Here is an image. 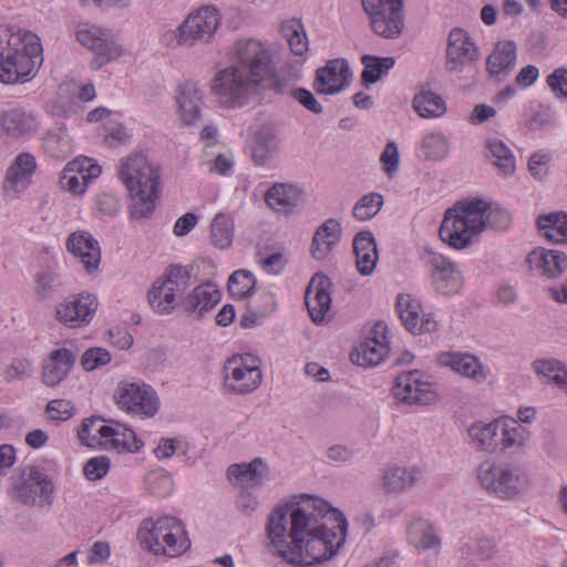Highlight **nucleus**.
I'll use <instances>...</instances> for the list:
<instances>
[{"mask_svg": "<svg viewBox=\"0 0 567 567\" xmlns=\"http://www.w3.org/2000/svg\"><path fill=\"white\" fill-rule=\"evenodd\" d=\"M380 162L382 163L384 172L389 176H392L396 172L400 162V155L398 146L394 142L386 144L381 154Z\"/></svg>", "mask_w": 567, "mask_h": 567, "instance_id": "60", "label": "nucleus"}, {"mask_svg": "<svg viewBox=\"0 0 567 567\" xmlns=\"http://www.w3.org/2000/svg\"><path fill=\"white\" fill-rule=\"evenodd\" d=\"M78 354L72 349L59 348L52 350L43 360L41 381L45 386L55 388L71 373Z\"/></svg>", "mask_w": 567, "mask_h": 567, "instance_id": "17", "label": "nucleus"}, {"mask_svg": "<svg viewBox=\"0 0 567 567\" xmlns=\"http://www.w3.org/2000/svg\"><path fill=\"white\" fill-rule=\"evenodd\" d=\"M66 249L80 259L87 272L97 270L101 249L97 240L87 231L76 230L68 237Z\"/></svg>", "mask_w": 567, "mask_h": 567, "instance_id": "21", "label": "nucleus"}, {"mask_svg": "<svg viewBox=\"0 0 567 567\" xmlns=\"http://www.w3.org/2000/svg\"><path fill=\"white\" fill-rule=\"evenodd\" d=\"M230 65L213 81L214 93L233 104H244L261 90L280 91L275 53L269 43L245 38L237 40L229 52Z\"/></svg>", "mask_w": 567, "mask_h": 567, "instance_id": "2", "label": "nucleus"}, {"mask_svg": "<svg viewBox=\"0 0 567 567\" xmlns=\"http://www.w3.org/2000/svg\"><path fill=\"white\" fill-rule=\"evenodd\" d=\"M106 437L104 439L105 450H116L117 452H137L143 446L142 440H140L132 429L126 427L123 424L114 423L109 426Z\"/></svg>", "mask_w": 567, "mask_h": 567, "instance_id": "34", "label": "nucleus"}, {"mask_svg": "<svg viewBox=\"0 0 567 567\" xmlns=\"http://www.w3.org/2000/svg\"><path fill=\"white\" fill-rule=\"evenodd\" d=\"M293 97L307 110L315 114L322 113V106L313 96V94L306 89H298L293 92Z\"/></svg>", "mask_w": 567, "mask_h": 567, "instance_id": "64", "label": "nucleus"}, {"mask_svg": "<svg viewBox=\"0 0 567 567\" xmlns=\"http://www.w3.org/2000/svg\"><path fill=\"white\" fill-rule=\"evenodd\" d=\"M109 426L110 425L104 424V420L99 416L85 419L78 431V437L85 446L104 447V439L107 435L106 431H109Z\"/></svg>", "mask_w": 567, "mask_h": 567, "instance_id": "37", "label": "nucleus"}, {"mask_svg": "<svg viewBox=\"0 0 567 567\" xmlns=\"http://www.w3.org/2000/svg\"><path fill=\"white\" fill-rule=\"evenodd\" d=\"M417 371H409L396 378L394 396L406 404L429 405L437 401V393L430 382L422 381Z\"/></svg>", "mask_w": 567, "mask_h": 567, "instance_id": "15", "label": "nucleus"}, {"mask_svg": "<svg viewBox=\"0 0 567 567\" xmlns=\"http://www.w3.org/2000/svg\"><path fill=\"white\" fill-rule=\"evenodd\" d=\"M532 269L547 278H557L567 269V256L559 250L534 249L527 256Z\"/></svg>", "mask_w": 567, "mask_h": 567, "instance_id": "26", "label": "nucleus"}, {"mask_svg": "<svg viewBox=\"0 0 567 567\" xmlns=\"http://www.w3.org/2000/svg\"><path fill=\"white\" fill-rule=\"evenodd\" d=\"M78 41L95 54L91 68L101 69L103 65L117 60L124 53L121 44L116 43L109 30L97 25L84 24L76 31Z\"/></svg>", "mask_w": 567, "mask_h": 567, "instance_id": "12", "label": "nucleus"}, {"mask_svg": "<svg viewBox=\"0 0 567 567\" xmlns=\"http://www.w3.org/2000/svg\"><path fill=\"white\" fill-rule=\"evenodd\" d=\"M410 543L421 550H437L441 539L434 528L424 522L415 523L409 530Z\"/></svg>", "mask_w": 567, "mask_h": 567, "instance_id": "43", "label": "nucleus"}, {"mask_svg": "<svg viewBox=\"0 0 567 567\" xmlns=\"http://www.w3.org/2000/svg\"><path fill=\"white\" fill-rule=\"evenodd\" d=\"M189 272L185 267L169 266L158 280L174 293L175 300L178 302L189 286Z\"/></svg>", "mask_w": 567, "mask_h": 567, "instance_id": "42", "label": "nucleus"}, {"mask_svg": "<svg viewBox=\"0 0 567 567\" xmlns=\"http://www.w3.org/2000/svg\"><path fill=\"white\" fill-rule=\"evenodd\" d=\"M370 25L384 39H396L404 29V0H362Z\"/></svg>", "mask_w": 567, "mask_h": 567, "instance_id": "10", "label": "nucleus"}, {"mask_svg": "<svg viewBox=\"0 0 567 567\" xmlns=\"http://www.w3.org/2000/svg\"><path fill=\"white\" fill-rule=\"evenodd\" d=\"M383 206V197L379 193L363 195L354 205L352 215L358 220L373 218Z\"/></svg>", "mask_w": 567, "mask_h": 567, "instance_id": "51", "label": "nucleus"}, {"mask_svg": "<svg viewBox=\"0 0 567 567\" xmlns=\"http://www.w3.org/2000/svg\"><path fill=\"white\" fill-rule=\"evenodd\" d=\"M89 183L90 181L85 178L81 179V177L74 172H68L66 167L63 169V175L61 177V185L63 189L75 195H82Z\"/></svg>", "mask_w": 567, "mask_h": 567, "instance_id": "59", "label": "nucleus"}, {"mask_svg": "<svg viewBox=\"0 0 567 567\" xmlns=\"http://www.w3.org/2000/svg\"><path fill=\"white\" fill-rule=\"evenodd\" d=\"M533 367L538 375L551 380L560 390L567 393V370L560 361L555 359L536 360Z\"/></svg>", "mask_w": 567, "mask_h": 567, "instance_id": "44", "label": "nucleus"}, {"mask_svg": "<svg viewBox=\"0 0 567 567\" xmlns=\"http://www.w3.org/2000/svg\"><path fill=\"white\" fill-rule=\"evenodd\" d=\"M341 225L337 219L326 220L315 233L311 255L317 260L326 259L332 251L341 235Z\"/></svg>", "mask_w": 567, "mask_h": 567, "instance_id": "30", "label": "nucleus"}, {"mask_svg": "<svg viewBox=\"0 0 567 567\" xmlns=\"http://www.w3.org/2000/svg\"><path fill=\"white\" fill-rule=\"evenodd\" d=\"M331 286L329 277L317 272L307 287L305 300L308 312L316 323H323L328 320L332 301Z\"/></svg>", "mask_w": 567, "mask_h": 567, "instance_id": "16", "label": "nucleus"}, {"mask_svg": "<svg viewBox=\"0 0 567 567\" xmlns=\"http://www.w3.org/2000/svg\"><path fill=\"white\" fill-rule=\"evenodd\" d=\"M177 115L183 125H196L202 117L204 91L195 83L187 82L176 90Z\"/></svg>", "mask_w": 567, "mask_h": 567, "instance_id": "19", "label": "nucleus"}, {"mask_svg": "<svg viewBox=\"0 0 567 567\" xmlns=\"http://www.w3.org/2000/svg\"><path fill=\"white\" fill-rule=\"evenodd\" d=\"M266 464L261 457L254 458L250 463L233 464L228 467V475L241 483L252 482L258 484L264 477Z\"/></svg>", "mask_w": 567, "mask_h": 567, "instance_id": "45", "label": "nucleus"}, {"mask_svg": "<svg viewBox=\"0 0 567 567\" xmlns=\"http://www.w3.org/2000/svg\"><path fill=\"white\" fill-rule=\"evenodd\" d=\"M111 361V354L103 348H90L81 357V365L85 371H93Z\"/></svg>", "mask_w": 567, "mask_h": 567, "instance_id": "54", "label": "nucleus"}, {"mask_svg": "<svg viewBox=\"0 0 567 567\" xmlns=\"http://www.w3.org/2000/svg\"><path fill=\"white\" fill-rule=\"evenodd\" d=\"M476 476L483 489L506 501L516 498L527 486L524 472L505 461L482 462L476 470Z\"/></svg>", "mask_w": 567, "mask_h": 567, "instance_id": "7", "label": "nucleus"}, {"mask_svg": "<svg viewBox=\"0 0 567 567\" xmlns=\"http://www.w3.org/2000/svg\"><path fill=\"white\" fill-rule=\"evenodd\" d=\"M478 56V50L466 31L453 29L450 32L446 49V70L449 72L461 73L475 69Z\"/></svg>", "mask_w": 567, "mask_h": 567, "instance_id": "14", "label": "nucleus"}, {"mask_svg": "<svg viewBox=\"0 0 567 567\" xmlns=\"http://www.w3.org/2000/svg\"><path fill=\"white\" fill-rule=\"evenodd\" d=\"M34 367L28 358H13L3 369L2 377L7 382L24 381L32 377Z\"/></svg>", "mask_w": 567, "mask_h": 567, "instance_id": "52", "label": "nucleus"}, {"mask_svg": "<svg viewBox=\"0 0 567 567\" xmlns=\"http://www.w3.org/2000/svg\"><path fill=\"white\" fill-rule=\"evenodd\" d=\"M486 155L504 175H511L515 172V157L503 141H488Z\"/></svg>", "mask_w": 567, "mask_h": 567, "instance_id": "41", "label": "nucleus"}, {"mask_svg": "<svg viewBox=\"0 0 567 567\" xmlns=\"http://www.w3.org/2000/svg\"><path fill=\"white\" fill-rule=\"evenodd\" d=\"M548 163V154L535 153L529 158L528 169L534 177L542 179L547 173Z\"/></svg>", "mask_w": 567, "mask_h": 567, "instance_id": "63", "label": "nucleus"}, {"mask_svg": "<svg viewBox=\"0 0 567 567\" xmlns=\"http://www.w3.org/2000/svg\"><path fill=\"white\" fill-rule=\"evenodd\" d=\"M516 55V45L514 42H498L486 61L487 71L491 76H497L512 69L515 64Z\"/></svg>", "mask_w": 567, "mask_h": 567, "instance_id": "35", "label": "nucleus"}, {"mask_svg": "<svg viewBox=\"0 0 567 567\" xmlns=\"http://www.w3.org/2000/svg\"><path fill=\"white\" fill-rule=\"evenodd\" d=\"M35 117L19 109L3 112L0 115V130L11 137H22L37 131Z\"/></svg>", "mask_w": 567, "mask_h": 567, "instance_id": "31", "label": "nucleus"}, {"mask_svg": "<svg viewBox=\"0 0 567 567\" xmlns=\"http://www.w3.org/2000/svg\"><path fill=\"white\" fill-rule=\"evenodd\" d=\"M30 178L31 175L27 173L8 168L3 182V189L6 193H20L29 186Z\"/></svg>", "mask_w": 567, "mask_h": 567, "instance_id": "57", "label": "nucleus"}, {"mask_svg": "<svg viewBox=\"0 0 567 567\" xmlns=\"http://www.w3.org/2000/svg\"><path fill=\"white\" fill-rule=\"evenodd\" d=\"M353 249L359 272L363 276L372 274L379 259L377 244L372 233L363 230L357 234L353 239Z\"/></svg>", "mask_w": 567, "mask_h": 567, "instance_id": "29", "label": "nucleus"}, {"mask_svg": "<svg viewBox=\"0 0 567 567\" xmlns=\"http://www.w3.org/2000/svg\"><path fill=\"white\" fill-rule=\"evenodd\" d=\"M422 476L417 466H391L381 472V489L386 494H401L413 488Z\"/></svg>", "mask_w": 567, "mask_h": 567, "instance_id": "24", "label": "nucleus"}, {"mask_svg": "<svg viewBox=\"0 0 567 567\" xmlns=\"http://www.w3.org/2000/svg\"><path fill=\"white\" fill-rule=\"evenodd\" d=\"M224 371L227 388L238 394L251 393L262 381L260 361L251 354L234 355L226 361Z\"/></svg>", "mask_w": 567, "mask_h": 567, "instance_id": "11", "label": "nucleus"}, {"mask_svg": "<svg viewBox=\"0 0 567 567\" xmlns=\"http://www.w3.org/2000/svg\"><path fill=\"white\" fill-rule=\"evenodd\" d=\"M220 23V16L214 7H203L187 16L176 28L162 34V42L166 47H193L196 42L210 41Z\"/></svg>", "mask_w": 567, "mask_h": 567, "instance_id": "8", "label": "nucleus"}, {"mask_svg": "<svg viewBox=\"0 0 567 567\" xmlns=\"http://www.w3.org/2000/svg\"><path fill=\"white\" fill-rule=\"evenodd\" d=\"M118 177L125 184L134 203L131 214L135 218L151 215L159 193V172L142 154L122 161Z\"/></svg>", "mask_w": 567, "mask_h": 567, "instance_id": "5", "label": "nucleus"}, {"mask_svg": "<svg viewBox=\"0 0 567 567\" xmlns=\"http://www.w3.org/2000/svg\"><path fill=\"white\" fill-rule=\"evenodd\" d=\"M268 548L293 565L330 559L342 547L348 522L324 499L300 495L276 507L267 520Z\"/></svg>", "mask_w": 567, "mask_h": 567, "instance_id": "1", "label": "nucleus"}, {"mask_svg": "<svg viewBox=\"0 0 567 567\" xmlns=\"http://www.w3.org/2000/svg\"><path fill=\"white\" fill-rule=\"evenodd\" d=\"M300 198L301 192L288 184H275L265 195V200L271 209L285 214L291 213Z\"/></svg>", "mask_w": 567, "mask_h": 567, "instance_id": "33", "label": "nucleus"}, {"mask_svg": "<svg viewBox=\"0 0 567 567\" xmlns=\"http://www.w3.org/2000/svg\"><path fill=\"white\" fill-rule=\"evenodd\" d=\"M547 83L558 96L567 97V70H556L547 78Z\"/></svg>", "mask_w": 567, "mask_h": 567, "instance_id": "62", "label": "nucleus"}, {"mask_svg": "<svg viewBox=\"0 0 567 567\" xmlns=\"http://www.w3.org/2000/svg\"><path fill=\"white\" fill-rule=\"evenodd\" d=\"M147 298L151 307L158 313H168L177 306L174 293L159 284L158 279L150 289Z\"/></svg>", "mask_w": 567, "mask_h": 567, "instance_id": "50", "label": "nucleus"}, {"mask_svg": "<svg viewBox=\"0 0 567 567\" xmlns=\"http://www.w3.org/2000/svg\"><path fill=\"white\" fill-rule=\"evenodd\" d=\"M234 230V218L225 213H218L210 224L212 243L220 249L230 247Z\"/></svg>", "mask_w": 567, "mask_h": 567, "instance_id": "39", "label": "nucleus"}, {"mask_svg": "<svg viewBox=\"0 0 567 567\" xmlns=\"http://www.w3.org/2000/svg\"><path fill=\"white\" fill-rule=\"evenodd\" d=\"M351 72L343 59H333L316 72L313 89L318 94L333 95L344 89Z\"/></svg>", "mask_w": 567, "mask_h": 567, "instance_id": "18", "label": "nucleus"}, {"mask_svg": "<svg viewBox=\"0 0 567 567\" xmlns=\"http://www.w3.org/2000/svg\"><path fill=\"white\" fill-rule=\"evenodd\" d=\"M499 426L501 419L493 420L489 423L482 421L474 422L467 429V435L471 444L482 453H499Z\"/></svg>", "mask_w": 567, "mask_h": 567, "instance_id": "25", "label": "nucleus"}, {"mask_svg": "<svg viewBox=\"0 0 567 567\" xmlns=\"http://www.w3.org/2000/svg\"><path fill=\"white\" fill-rule=\"evenodd\" d=\"M117 408L141 419L153 417L159 409L155 391L142 381H121L114 392Z\"/></svg>", "mask_w": 567, "mask_h": 567, "instance_id": "9", "label": "nucleus"}, {"mask_svg": "<svg viewBox=\"0 0 567 567\" xmlns=\"http://www.w3.org/2000/svg\"><path fill=\"white\" fill-rule=\"evenodd\" d=\"M281 33L296 55H303L309 47L303 25L298 20H288L281 24Z\"/></svg>", "mask_w": 567, "mask_h": 567, "instance_id": "46", "label": "nucleus"}, {"mask_svg": "<svg viewBox=\"0 0 567 567\" xmlns=\"http://www.w3.org/2000/svg\"><path fill=\"white\" fill-rule=\"evenodd\" d=\"M110 470V458L106 456H96L90 458L83 468L84 475L90 481H96L104 477Z\"/></svg>", "mask_w": 567, "mask_h": 567, "instance_id": "58", "label": "nucleus"}, {"mask_svg": "<svg viewBox=\"0 0 567 567\" xmlns=\"http://www.w3.org/2000/svg\"><path fill=\"white\" fill-rule=\"evenodd\" d=\"M68 172H74L76 175L81 177V179L92 181L100 176L102 169L101 167L89 157H79L68 163L65 166Z\"/></svg>", "mask_w": 567, "mask_h": 567, "instance_id": "53", "label": "nucleus"}, {"mask_svg": "<svg viewBox=\"0 0 567 567\" xmlns=\"http://www.w3.org/2000/svg\"><path fill=\"white\" fill-rule=\"evenodd\" d=\"M95 309L96 301L93 297L80 296L79 298L60 305L56 315L63 323L70 327H78L89 322Z\"/></svg>", "mask_w": 567, "mask_h": 567, "instance_id": "27", "label": "nucleus"}, {"mask_svg": "<svg viewBox=\"0 0 567 567\" xmlns=\"http://www.w3.org/2000/svg\"><path fill=\"white\" fill-rule=\"evenodd\" d=\"M537 226L543 236L555 244H567V214L556 212L540 215Z\"/></svg>", "mask_w": 567, "mask_h": 567, "instance_id": "36", "label": "nucleus"}, {"mask_svg": "<svg viewBox=\"0 0 567 567\" xmlns=\"http://www.w3.org/2000/svg\"><path fill=\"white\" fill-rule=\"evenodd\" d=\"M396 308L404 327L413 334L436 330V321L430 316L421 318V305L410 295H400L396 300Z\"/></svg>", "mask_w": 567, "mask_h": 567, "instance_id": "23", "label": "nucleus"}, {"mask_svg": "<svg viewBox=\"0 0 567 567\" xmlns=\"http://www.w3.org/2000/svg\"><path fill=\"white\" fill-rule=\"evenodd\" d=\"M429 264L432 268V281L435 289L442 293L458 291L462 286V275L457 266L439 254H432Z\"/></svg>", "mask_w": 567, "mask_h": 567, "instance_id": "22", "label": "nucleus"}, {"mask_svg": "<svg viewBox=\"0 0 567 567\" xmlns=\"http://www.w3.org/2000/svg\"><path fill=\"white\" fill-rule=\"evenodd\" d=\"M45 150L56 158H63L72 152V137L65 127L49 132L44 138Z\"/></svg>", "mask_w": 567, "mask_h": 567, "instance_id": "47", "label": "nucleus"}, {"mask_svg": "<svg viewBox=\"0 0 567 567\" xmlns=\"http://www.w3.org/2000/svg\"><path fill=\"white\" fill-rule=\"evenodd\" d=\"M74 405L69 400H51L45 408L49 419L52 421H68L72 417Z\"/></svg>", "mask_w": 567, "mask_h": 567, "instance_id": "56", "label": "nucleus"}, {"mask_svg": "<svg viewBox=\"0 0 567 567\" xmlns=\"http://www.w3.org/2000/svg\"><path fill=\"white\" fill-rule=\"evenodd\" d=\"M423 148L430 158L440 159L449 153V143L442 134H431L423 140Z\"/></svg>", "mask_w": 567, "mask_h": 567, "instance_id": "55", "label": "nucleus"}, {"mask_svg": "<svg viewBox=\"0 0 567 567\" xmlns=\"http://www.w3.org/2000/svg\"><path fill=\"white\" fill-rule=\"evenodd\" d=\"M441 364L450 367L463 377L475 382H483L487 378L484 365L475 355L458 352H445L439 357Z\"/></svg>", "mask_w": 567, "mask_h": 567, "instance_id": "28", "label": "nucleus"}, {"mask_svg": "<svg viewBox=\"0 0 567 567\" xmlns=\"http://www.w3.org/2000/svg\"><path fill=\"white\" fill-rule=\"evenodd\" d=\"M13 492L20 503L32 506L47 501L53 492V485L37 466L28 465L13 476Z\"/></svg>", "mask_w": 567, "mask_h": 567, "instance_id": "13", "label": "nucleus"}, {"mask_svg": "<svg viewBox=\"0 0 567 567\" xmlns=\"http://www.w3.org/2000/svg\"><path fill=\"white\" fill-rule=\"evenodd\" d=\"M413 106L421 117H440L446 112L444 100L431 92L421 91L414 96Z\"/></svg>", "mask_w": 567, "mask_h": 567, "instance_id": "40", "label": "nucleus"}, {"mask_svg": "<svg viewBox=\"0 0 567 567\" xmlns=\"http://www.w3.org/2000/svg\"><path fill=\"white\" fill-rule=\"evenodd\" d=\"M386 324L378 322L371 330V336L368 337L357 350V353L351 354L352 362L361 365L374 367L383 362L389 353L386 342Z\"/></svg>", "mask_w": 567, "mask_h": 567, "instance_id": "20", "label": "nucleus"}, {"mask_svg": "<svg viewBox=\"0 0 567 567\" xmlns=\"http://www.w3.org/2000/svg\"><path fill=\"white\" fill-rule=\"evenodd\" d=\"M43 62L37 34L24 31L0 34V82L17 84L30 81Z\"/></svg>", "mask_w": 567, "mask_h": 567, "instance_id": "4", "label": "nucleus"}, {"mask_svg": "<svg viewBox=\"0 0 567 567\" xmlns=\"http://www.w3.org/2000/svg\"><path fill=\"white\" fill-rule=\"evenodd\" d=\"M220 299V292L213 284L196 287L188 296V307L198 315L213 308Z\"/></svg>", "mask_w": 567, "mask_h": 567, "instance_id": "38", "label": "nucleus"}, {"mask_svg": "<svg viewBox=\"0 0 567 567\" xmlns=\"http://www.w3.org/2000/svg\"><path fill=\"white\" fill-rule=\"evenodd\" d=\"M272 151L270 140L259 134L252 148V158L258 165H264Z\"/></svg>", "mask_w": 567, "mask_h": 567, "instance_id": "61", "label": "nucleus"}, {"mask_svg": "<svg viewBox=\"0 0 567 567\" xmlns=\"http://www.w3.org/2000/svg\"><path fill=\"white\" fill-rule=\"evenodd\" d=\"M508 221L505 210L492 208L482 199L458 202L445 212L440 237L450 247L461 250L471 246L473 238L486 227L504 228Z\"/></svg>", "mask_w": 567, "mask_h": 567, "instance_id": "3", "label": "nucleus"}, {"mask_svg": "<svg viewBox=\"0 0 567 567\" xmlns=\"http://www.w3.org/2000/svg\"><path fill=\"white\" fill-rule=\"evenodd\" d=\"M529 431L509 417H501L499 426V453L515 452L526 446L529 441Z\"/></svg>", "mask_w": 567, "mask_h": 567, "instance_id": "32", "label": "nucleus"}, {"mask_svg": "<svg viewBox=\"0 0 567 567\" xmlns=\"http://www.w3.org/2000/svg\"><path fill=\"white\" fill-rule=\"evenodd\" d=\"M364 70L361 74L362 81L369 84L375 83L384 73L393 68L395 61L394 58L364 55L362 58Z\"/></svg>", "mask_w": 567, "mask_h": 567, "instance_id": "49", "label": "nucleus"}, {"mask_svg": "<svg viewBox=\"0 0 567 567\" xmlns=\"http://www.w3.org/2000/svg\"><path fill=\"white\" fill-rule=\"evenodd\" d=\"M256 284L257 280L250 271L240 269L230 275L227 287L234 298L243 300L250 297Z\"/></svg>", "mask_w": 567, "mask_h": 567, "instance_id": "48", "label": "nucleus"}, {"mask_svg": "<svg viewBox=\"0 0 567 567\" xmlns=\"http://www.w3.org/2000/svg\"><path fill=\"white\" fill-rule=\"evenodd\" d=\"M137 538L142 548L172 558L183 555L190 547L184 525L175 517L145 520L138 529Z\"/></svg>", "mask_w": 567, "mask_h": 567, "instance_id": "6", "label": "nucleus"}]
</instances>
